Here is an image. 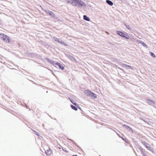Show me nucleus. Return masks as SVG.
Returning a JSON list of instances; mask_svg holds the SVG:
<instances>
[{
    "label": "nucleus",
    "instance_id": "f257e3e1",
    "mask_svg": "<svg viewBox=\"0 0 156 156\" xmlns=\"http://www.w3.org/2000/svg\"><path fill=\"white\" fill-rule=\"evenodd\" d=\"M84 93L87 96H89L92 98L95 99L97 98L96 95L90 90H85Z\"/></svg>",
    "mask_w": 156,
    "mask_h": 156
},
{
    "label": "nucleus",
    "instance_id": "f03ea898",
    "mask_svg": "<svg viewBox=\"0 0 156 156\" xmlns=\"http://www.w3.org/2000/svg\"><path fill=\"white\" fill-rule=\"evenodd\" d=\"M0 38L7 43H9L10 42L9 37L4 34H0Z\"/></svg>",
    "mask_w": 156,
    "mask_h": 156
},
{
    "label": "nucleus",
    "instance_id": "7ed1b4c3",
    "mask_svg": "<svg viewBox=\"0 0 156 156\" xmlns=\"http://www.w3.org/2000/svg\"><path fill=\"white\" fill-rule=\"evenodd\" d=\"M142 144L148 150H149L154 153V150L152 147H151L150 145L144 141L141 142Z\"/></svg>",
    "mask_w": 156,
    "mask_h": 156
},
{
    "label": "nucleus",
    "instance_id": "20e7f679",
    "mask_svg": "<svg viewBox=\"0 0 156 156\" xmlns=\"http://www.w3.org/2000/svg\"><path fill=\"white\" fill-rule=\"evenodd\" d=\"M79 0H68L67 2L68 3H71L73 5L75 6H77L78 2Z\"/></svg>",
    "mask_w": 156,
    "mask_h": 156
},
{
    "label": "nucleus",
    "instance_id": "39448f33",
    "mask_svg": "<svg viewBox=\"0 0 156 156\" xmlns=\"http://www.w3.org/2000/svg\"><path fill=\"white\" fill-rule=\"evenodd\" d=\"M116 33L117 34H119V35L122 37H125L127 39V37H126V35L125 34H124L122 32L119 31H116Z\"/></svg>",
    "mask_w": 156,
    "mask_h": 156
},
{
    "label": "nucleus",
    "instance_id": "423d86ee",
    "mask_svg": "<svg viewBox=\"0 0 156 156\" xmlns=\"http://www.w3.org/2000/svg\"><path fill=\"white\" fill-rule=\"evenodd\" d=\"M77 6H85L86 5L85 3L81 0H79L78 2Z\"/></svg>",
    "mask_w": 156,
    "mask_h": 156
},
{
    "label": "nucleus",
    "instance_id": "0eeeda50",
    "mask_svg": "<svg viewBox=\"0 0 156 156\" xmlns=\"http://www.w3.org/2000/svg\"><path fill=\"white\" fill-rule=\"evenodd\" d=\"M56 65H57L59 68L62 70H63L64 69L65 66L63 64L57 62L56 63Z\"/></svg>",
    "mask_w": 156,
    "mask_h": 156
},
{
    "label": "nucleus",
    "instance_id": "6e6552de",
    "mask_svg": "<svg viewBox=\"0 0 156 156\" xmlns=\"http://www.w3.org/2000/svg\"><path fill=\"white\" fill-rule=\"evenodd\" d=\"M47 60L48 62H50L51 64L55 66L56 62H55L53 60L48 58L47 59Z\"/></svg>",
    "mask_w": 156,
    "mask_h": 156
},
{
    "label": "nucleus",
    "instance_id": "1a4fd4ad",
    "mask_svg": "<svg viewBox=\"0 0 156 156\" xmlns=\"http://www.w3.org/2000/svg\"><path fill=\"white\" fill-rule=\"evenodd\" d=\"M52 151L50 149H48L45 151V153L47 155L49 156L52 153Z\"/></svg>",
    "mask_w": 156,
    "mask_h": 156
},
{
    "label": "nucleus",
    "instance_id": "9d476101",
    "mask_svg": "<svg viewBox=\"0 0 156 156\" xmlns=\"http://www.w3.org/2000/svg\"><path fill=\"white\" fill-rule=\"evenodd\" d=\"M54 39L55 41H56V42H58L62 44H64V43H63V42H62V41H60V39L57 37H54Z\"/></svg>",
    "mask_w": 156,
    "mask_h": 156
},
{
    "label": "nucleus",
    "instance_id": "9b49d317",
    "mask_svg": "<svg viewBox=\"0 0 156 156\" xmlns=\"http://www.w3.org/2000/svg\"><path fill=\"white\" fill-rule=\"evenodd\" d=\"M127 70L129 72H132L133 70V69L130 66L127 65Z\"/></svg>",
    "mask_w": 156,
    "mask_h": 156
},
{
    "label": "nucleus",
    "instance_id": "f8f14e48",
    "mask_svg": "<svg viewBox=\"0 0 156 156\" xmlns=\"http://www.w3.org/2000/svg\"><path fill=\"white\" fill-rule=\"evenodd\" d=\"M139 43H140L144 47L147 48V44L145 43L144 42H142L141 41H139Z\"/></svg>",
    "mask_w": 156,
    "mask_h": 156
},
{
    "label": "nucleus",
    "instance_id": "ddd939ff",
    "mask_svg": "<svg viewBox=\"0 0 156 156\" xmlns=\"http://www.w3.org/2000/svg\"><path fill=\"white\" fill-rule=\"evenodd\" d=\"M106 2L107 3L108 5L111 6H112L113 5V3L111 1L109 0H107L106 1Z\"/></svg>",
    "mask_w": 156,
    "mask_h": 156
},
{
    "label": "nucleus",
    "instance_id": "4468645a",
    "mask_svg": "<svg viewBox=\"0 0 156 156\" xmlns=\"http://www.w3.org/2000/svg\"><path fill=\"white\" fill-rule=\"evenodd\" d=\"M83 19L86 20V21H90V18L88 17L87 16H86V15H84L83 16Z\"/></svg>",
    "mask_w": 156,
    "mask_h": 156
},
{
    "label": "nucleus",
    "instance_id": "2eb2a0df",
    "mask_svg": "<svg viewBox=\"0 0 156 156\" xmlns=\"http://www.w3.org/2000/svg\"><path fill=\"white\" fill-rule=\"evenodd\" d=\"M140 152L143 156H148L146 154V151H145L144 149L142 151Z\"/></svg>",
    "mask_w": 156,
    "mask_h": 156
},
{
    "label": "nucleus",
    "instance_id": "dca6fc26",
    "mask_svg": "<svg viewBox=\"0 0 156 156\" xmlns=\"http://www.w3.org/2000/svg\"><path fill=\"white\" fill-rule=\"evenodd\" d=\"M46 12H48V13H49V14H50V15L51 16H52V17L54 16V14L51 11H46Z\"/></svg>",
    "mask_w": 156,
    "mask_h": 156
},
{
    "label": "nucleus",
    "instance_id": "f3484780",
    "mask_svg": "<svg viewBox=\"0 0 156 156\" xmlns=\"http://www.w3.org/2000/svg\"><path fill=\"white\" fill-rule=\"evenodd\" d=\"M147 101L148 103L150 104H153L154 103L153 101L149 100H147Z\"/></svg>",
    "mask_w": 156,
    "mask_h": 156
},
{
    "label": "nucleus",
    "instance_id": "a211bd4d",
    "mask_svg": "<svg viewBox=\"0 0 156 156\" xmlns=\"http://www.w3.org/2000/svg\"><path fill=\"white\" fill-rule=\"evenodd\" d=\"M70 59L73 62H76V59L73 57V56H70Z\"/></svg>",
    "mask_w": 156,
    "mask_h": 156
},
{
    "label": "nucleus",
    "instance_id": "6ab92c4d",
    "mask_svg": "<svg viewBox=\"0 0 156 156\" xmlns=\"http://www.w3.org/2000/svg\"><path fill=\"white\" fill-rule=\"evenodd\" d=\"M71 106L73 109L75 111L77 110V108L76 107H75V106H74L73 105H71Z\"/></svg>",
    "mask_w": 156,
    "mask_h": 156
},
{
    "label": "nucleus",
    "instance_id": "aec40b11",
    "mask_svg": "<svg viewBox=\"0 0 156 156\" xmlns=\"http://www.w3.org/2000/svg\"><path fill=\"white\" fill-rule=\"evenodd\" d=\"M138 148L140 150V152L141 151H142L143 150H144V149L142 148L140 145H139L138 146Z\"/></svg>",
    "mask_w": 156,
    "mask_h": 156
},
{
    "label": "nucleus",
    "instance_id": "412c9836",
    "mask_svg": "<svg viewBox=\"0 0 156 156\" xmlns=\"http://www.w3.org/2000/svg\"><path fill=\"white\" fill-rule=\"evenodd\" d=\"M127 130H128L130 132L132 133H133V131L131 127H127Z\"/></svg>",
    "mask_w": 156,
    "mask_h": 156
},
{
    "label": "nucleus",
    "instance_id": "4be33fe9",
    "mask_svg": "<svg viewBox=\"0 0 156 156\" xmlns=\"http://www.w3.org/2000/svg\"><path fill=\"white\" fill-rule=\"evenodd\" d=\"M69 99L70 101H71V102L74 105H75L77 106L78 105L76 103H75V102H74V103L73 102V100H71L70 98H69Z\"/></svg>",
    "mask_w": 156,
    "mask_h": 156
},
{
    "label": "nucleus",
    "instance_id": "5701e85b",
    "mask_svg": "<svg viewBox=\"0 0 156 156\" xmlns=\"http://www.w3.org/2000/svg\"><path fill=\"white\" fill-rule=\"evenodd\" d=\"M150 54H151V55L152 57H153L154 58H155V55L153 53H152V52H151L150 53Z\"/></svg>",
    "mask_w": 156,
    "mask_h": 156
},
{
    "label": "nucleus",
    "instance_id": "b1692460",
    "mask_svg": "<svg viewBox=\"0 0 156 156\" xmlns=\"http://www.w3.org/2000/svg\"><path fill=\"white\" fill-rule=\"evenodd\" d=\"M36 134L37 136H39V133H38L36 132Z\"/></svg>",
    "mask_w": 156,
    "mask_h": 156
},
{
    "label": "nucleus",
    "instance_id": "393cba45",
    "mask_svg": "<svg viewBox=\"0 0 156 156\" xmlns=\"http://www.w3.org/2000/svg\"><path fill=\"white\" fill-rule=\"evenodd\" d=\"M77 156V155H73V156Z\"/></svg>",
    "mask_w": 156,
    "mask_h": 156
}]
</instances>
